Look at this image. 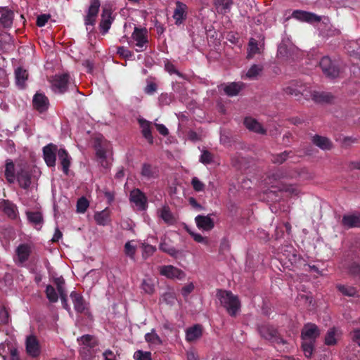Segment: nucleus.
Returning <instances> with one entry per match:
<instances>
[{"mask_svg":"<svg viewBox=\"0 0 360 360\" xmlns=\"http://www.w3.org/2000/svg\"><path fill=\"white\" fill-rule=\"evenodd\" d=\"M172 101V96L167 93H162L158 98V101L160 105H168Z\"/></svg>","mask_w":360,"mask_h":360,"instance_id":"obj_56","label":"nucleus"},{"mask_svg":"<svg viewBox=\"0 0 360 360\" xmlns=\"http://www.w3.org/2000/svg\"><path fill=\"white\" fill-rule=\"evenodd\" d=\"M315 342L304 340L302 344V348L306 357L309 358L314 351V345Z\"/></svg>","mask_w":360,"mask_h":360,"instance_id":"obj_47","label":"nucleus"},{"mask_svg":"<svg viewBox=\"0 0 360 360\" xmlns=\"http://www.w3.org/2000/svg\"><path fill=\"white\" fill-rule=\"evenodd\" d=\"M29 221L35 226L41 225L43 223V217L39 212H27Z\"/></svg>","mask_w":360,"mask_h":360,"instance_id":"obj_43","label":"nucleus"},{"mask_svg":"<svg viewBox=\"0 0 360 360\" xmlns=\"http://www.w3.org/2000/svg\"><path fill=\"white\" fill-rule=\"evenodd\" d=\"M294 172L286 168H279L272 173L271 178L274 180L278 181L283 179H291L293 177Z\"/></svg>","mask_w":360,"mask_h":360,"instance_id":"obj_37","label":"nucleus"},{"mask_svg":"<svg viewBox=\"0 0 360 360\" xmlns=\"http://www.w3.org/2000/svg\"><path fill=\"white\" fill-rule=\"evenodd\" d=\"M141 174L147 179H156L159 176V170L150 164L144 163L142 165Z\"/></svg>","mask_w":360,"mask_h":360,"instance_id":"obj_32","label":"nucleus"},{"mask_svg":"<svg viewBox=\"0 0 360 360\" xmlns=\"http://www.w3.org/2000/svg\"><path fill=\"white\" fill-rule=\"evenodd\" d=\"M257 331L262 338L277 344H285L286 342L279 335L276 329L269 324L257 326Z\"/></svg>","mask_w":360,"mask_h":360,"instance_id":"obj_4","label":"nucleus"},{"mask_svg":"<svg viewBox=\"0 0 360 360\" xmlns=\"http://www.w3.org/2000/svg\"><path fill=\"white\" fill-rule=\"evenodd\" d=\"M341 331L333 327L330 328L325 336L324 344L327 346H334L341 337Z\"/></svg>","mask_w":360,"mask_h":360,"instance_id":"obj_25","label":"nucleus"},{"mask_svg":"<svg viewBox=\"0 0 360 360\" xmlns=\"http://www.w3.org/2000/svg\"><path fill=\"white\" fill-rule=\"evenodd\" d=\"M117 53L120 56H122L125 58H129L133 56V53L130 50H129L127 48H125L124 46L118 47Z\"/></svg>","mask_w":360,"mask_h":360,"instance_id":"obj_60","label":"nucleus"},{"mask_svg":"<svg viewBox=\"0 0 360 360\" xmlns=\"http://www.w3.org/2000/svg\"><path fill=\"white\" fill-rule=\"evenodd\" d=\"M25 351L28 356L37 358L41 354V345L35 335L27 336L25 340Z\"/></svg>","mask_w":360,"mask_h":360,"instance_id":"obj_8","label":"nucleus"},{"mask_svg":"<svg viewBox=\"0 0 360 360\" xmlns=\"http://www.w3.org/2000/svg\"><path fill=\"white\" fill-rule=\"evenodd\" d=\"M31 252V248L28 244H20L15 250V253L18 257L19 263L23 264L27 261L30 256Z\"/></svg>","mask_w":360,"mask_h":360,"instance_id":"obj_26","label":"nucleus"},{"mask_svg":"<svg viewBox=\"0 0 360 360\" xmlns=\"http://www.w3.org/2000/svg\"><path fill=\"white\" fill-rule=\"evenodd\" d=\"M158 214L159 217L168 225H172L176 222V219L168 205H164L161 209L158 210Z\"/></svg>","mask_w":360,"mask_h":360,"instance_id":"obj_30","label":"nucleus"},{"mask_svg":"<svg viewBox=\"0 0 360 360\" xmlns=\"http://www.w3.org/2000/svg\"><path fill=\"white\" fill-rule=\"evenodd\" d=\"M14 13L7 6L0 7V25L6 29L13 25Z\"/></svg>","mask_w":360,"mask_h":360,"instance_id":"obj_17","label":"nucleus"},{"mask_svg":"<svg viewBox=\"0 0 360 360\" xmlns=\"http://www.w3.org/2000/svg\"><path fill=\"white\" fill-rule=\"evenodd\" d=\"M135 252H136L135 246L132 245L129 241L125 243L124 252L127 256H129L131 258L134 257V256L135 255Z\"/></svg>","mask_w":360,"mask_h":360,"instance_id":"obj_61","label":"nucleus"},{"mask_svg":"<svg viewBox=\"0 0 360 360\" xmlns=\"http://www.w3.org/2000/svg\"><path fill=\"white\" fill-rule=\"evenodd\" d=\"M160 275L169 279L181 280L185 277V273L180 269L172 265H164L159 267Z\"/></svg>","mask_w":360,"mask_h":360,"instance_id":"obj_14","label":"nucleus"},{"mask_svg":"<svg viewBox=\"0 0 360 360\" xmlns=\"http://www.w3.org/2000/svg\"><path fill=\"white\" fill-rule=\"evenodd\" d=\"M99 0H91L86 15L84 17V24L86 26H94L96 22V18L100 8Z\"/></svg>","mask_w":360,"mask_h":360,"instance_id":"obj_16","label":"nucleus"},{"mask_svg":"<svg viewBox=\"0 0 360 360\" xmlns=\"http://www.w3.org/2000/svg\"><path fill=\"white\" fill-rule=\"evenodd\" d=\"M70 75L68 73L56 75L51 80V88L55 93L64 94L68 88Z\"/></svg>","mask_w":360,"mask_h":360,"instance_id":"obj_7","label":"nucleus"},{"mask_svg":"<svg viewBox=\"0 0 360 360\" xmlns=\"http://www.w3.org/2000/svg\"><path fill=\"white\" fill-rule=\"evenodd\" d=\"M15 75L17 84L20 86H22L25 84L28 77L27 70L22 68H18L15 70Z\"/></svg>","mask_w":360,"mask_h":360,"instance_id":"obj_42","label":"nucleus"},{"mask_svg":"<svg viewBox=\"0 0 360 360\" xmlns=\"http://www.w3.org/2000/svg\"><path fill=\"white\" fill-rule=\"evenodd\" d=\"M94 219L98 225L105 226L110 221L109 211L105 209L94 215Z\"/></svg>","mask_w":360,"mask_h":360,"instance_id":"obj_39","label":"nucleus"},{"mask_svg":"<svg viewBox=\"0 0 360 360\" xmlns=\"http://www.w3.org/2000/svg\"><path fill=\"white\" fill-rule=\"evenodd\" d=\"M139 123L142 128V134L150 144L153 143V137L151 131V122L146 120H140Z\"/></svg>","mask_w":360,"mask_h":360,"instance_id":"obj_34","label":"nucleus"},{"mask_svg":"<svg viewBox=\"0 0 360 360\" xmlns=\"http://www.w3.org/2000/svg\"><path fill=\"white\" fill-rule=\"evenodd\" d=\"M292 16L300 21L307 22H320L321 18L315 13L304 11L301 10H295L292 12Z\"/></svg>","mask_w":360,"mask_h":360,"instance_id":"obj_20","label":"nucleus"},{"mask_svg":"<svg viewBox=\"0 0 360 360\" xmlns=\"http://www.w3.org/2000/svg\"><path fill=\"white\" fill-rule=\"evenodd\" d=\"M70 297L76 312L81 314L88 309V303L80 293L72 291L70 293Z\"/></svg>","mask_w":360,"mask_h":360,"instance_id":"obj_18","label":"nucleus"},{"mask_svg":"<svg viewBox=\"0 0 360 360\" xmlns=\"http://www.w3.org/2000/svg\"><path fill=\"white\" fill-rule=\"evenodd\" d=\"M286 94L294 96L297 99L302 96L305 98L311 97L316 103H330L333 98L330 93L310 90V86L301 81L294 80L284 89Z\"/></svg>","mask_w":360,"mask_h":360,"instance_id":"obj_1","label":"nucleus"},{"mask_svg":"<svg viewBox=\"0 0 360 360\" xmlns=\"http://www.w3.org/2000/svg\"><path fill=\"white\" fill-rule=\"evenodd\" d=\"M175 6L172 18L175 25L179 26L187 19L188 8L186 4L180 1H175Z\"/></svg>","mask_w":360,"mask_h":360,"instance_id":"obj_9","label":"nucleus"},{"mask_svg":"<svg viewBox=\"0 0 360 360\" xmlns=\"http://www.w3.org/2000/svg\"><path fill=\"white\" fill-rule=\"evenodd\" d=\"M32 104L34 109L38 112H44L49 108V98L44 94L36 93L33 97Z\"/></svg>","mask_w":360,"mask_h":360,"instance_id":"obj_19","label":"nucleus"},{"mask_svg":"<svg viewBox=\"0 0 360 360\" xmlns=\"http://www.w3.org/2000/svg\"><path fill=\"white\" fill-rule=\"evenodd\" d=\"M112 11L109 7H104L102 10L101 15V22L99 23V28L101 33L105 35L108 33L110 30L111 25L114 20V18L112 16Z\"/></svg>","mask_w":360,"mask_h":360,"instance_id":"obj_10","label":"nucleus"},{"mask_svg":"<svg viewBox=\"0 0 360 360\" xmlns=\"http://www.w3.org/2000/svg\"><path fill=\"white\" fill-rule=\"evenodd\" d=\"M15 179L20 188L27 190L32 183V174L28 167H21L16 172Z\"/></svg>","mask_w":360,"mask_h":360,"instance_id":"obj_11","label":"nucleus"},{"mask_svg":"<svg viewBox=\"0 0 360 360\" xmlns=\"http://www.w3.org/2000/svg\"><path fill=\"white\" fill-rule=\"evenodd\" d=\"M94 148L96 150V158L101 166L107 168L108 167V162L106 160V153L110 148L109 142L102 136L96 137L94 140Z\"/></svg>","mask_w":360,"mask_h":360,"instance_id":"obj_3","label":"nucleus"},{"mask_svg":"<svg viewBox=\"0 0 360 360\" xmlns=\"http://www.w3.org/2000/svg\"><path fill=\"white\" fill-rule=\"evenodd\" d=\"M294 153L292 150H285L280 153L272 154L271 161L274 164L281 165L285 162L288 158H292Z\"/></svg>","mask_w":360,"mask_h":360,"instance_id":"obj_35","label":"nucleus"},{"mask_svg":"<svg viewBox=\"0 0 360 360\" xmlns=\"http://www.w3.org/2000/svg\"><path fill=\"white\" fill-rule=\"evenodd\" d=\"M263 69L264 68L262 65L254 64L249 68L245 77L250 79H256L262 73Z\"/></svg>","mask_w":360,"mask_h":360,"instance_id":"obj_41","label":"nucleus"},{"mask_svg":"<svg viewBox=\"0 0 360 360\" xmlns=\"http://www.w3.org/2000/svg\"><path fill=\"white\" fill-rule=\"evenodd\" d=\"M134 359L135 360H152L151 353L150 352L137 350L134 354Z\"/></svg>","mask_w":360,"mask_h":360,"instance_id":"obj_54","label":"nucleus"},{"mask_svg":"<svg viewBox=\"0 0 360 360\" xmlns=\"http://www.w3.org/2000/svg\"><path fill=\"white\" fill-rule=\"evenodd\" d=\"M80 340L82 341V344L83 347H88L89 349H93L96 347V342H94V336L86 334L80 337Z\"/></svg>","mask_w":360,"mask_h":360,"instance_id":"obj_48","label":"nucleus"},{"mask_svg":"<svg viewBox=\"0 0 360 360\" xmlns=\"http://www.w3.org/2000/svg\"><path fill=\"white\" fill-rule=\"evenodd\" d=\"M260 53L257 41L254 38H250L248 42V59L252 58L255 54Z\"/></svg>","mask_w":360,"mask_h":360,"instance_id":"obj_40","label":"nucleus"},{"mask_svg":"<svg viewBox=\"0 0 360 360\" xmlns=\"http://www.w3.org/2000/svg\"><path fill=\"white\" fill-rule=\"evenodd\" d=\"M245 84L243 82H231L224 87V91L229 96H237L243 89Z\"/></svg>","mask_w":360,"mask_h":360,"instance_id":"obj_33","label":"nucleus"},{"mask_svg":"<svg viewBox=\"0 0 360 360\" xmlns=\"http://www.w3.org/2000/svg\"><path fill=\"white\" fill-rule=\"evenodd\" d=\"M159 249L165 253H167L170 256L177 258L180 251L176 250L174 247L166 243L165 241H162L160 243Z\"/></svg>","mask_w":360,"mask_h":360,"instance_id":"obj_38","label":"nucleus"},{"mask_svg":"<svg viewBox=\"0 0 360 360\" xmlns=\"http://www.w3.org/2000/svg\"><path fill=\"white\" fill-rule=\"evenodd\" d=\"M191 185L195 191L200 192L205 189V184L197 177L192 178Z\"/></svg>","mask_w":360,"mask_h":360,"instance_id":"obj_58","label":"nucleus"},{"mask_svg":"<svg viewBox=\"0 0 360 360\" xmlns=\"http://www.w3.org/2000/svg\"><path fill=\"white\" fill-rule=\"evenodd\" d=\"M214 5L217 8H221L222 10L224 11V12H226V11H229L233 4L232 0H214Z\"/></svg>","mask_w":360,"mask_h":360,"instance_id":"obj_53","label":"nucleus"},{"mask_svg":"<svg viewBox=\"0 0 360 360\" xmlns=\"http://www.w3.org/2000/svg\"><path fill=\"white\" fill-rule=\"evenodd\" d=\"M46 295L50 302H56L58 300V295L51 285H47L46 288Z\"/></svg>","mask_w":360,"mask_h":360,"instance_id":"obj_46","label":"nucleus"},{"mask_svg":"<svg viewBox=\"0 0 360 360\" xmlns=\"http://www.w3.org/2000/svg\"><path fill=\"white\" fill-rule=\"evenodd\" d=\"M49 18H50L49 15H46V14L39 15L37 18L36 24L39 27H44L46 24V22H48Z\"/></svg>","mask_w":360,"mask_h":360,"instance_id":"obj_63","label":"nucleus"},{"mask_svg":"<svg viewBox=\"0 0 360 360\" xmlns=\"http://www.w3.org/2000/svg\"><path fill=\"white\" fill-rule=\"evenodd\" d=\"M131 38L136 47V51L141 52L146 50L148 44V30L146 28L135 27Z\"/></svg>","mask_w":360,"mask_h":360,"instance_id":"obj_6","label":"nucleus"},{"mask_svg":"<svg viewBox=\"0 0 360 360\" xmlns=\"http://www.w3.org/2000/svg\"><path fill=\"white\" fill-rule=\"evenodd\" d=\"M311 142L323 150H330L333 146V142L328 138L319 134L312 136Z\"/></svg>","mask_w":360,"mask_h":360,"instance_id":"obj_22","label":"nucleus"},{"mask_svg":"<svg viewBox=\"0 0 360 360\" xmlns=\"http://www.w3.org/2000/svg\"><path fill=\"white\" fill-rule=\"evenodd\" d=\"M345 48L351 56L360 58V39L349 41Z\"/></svg>","mask_w":360,"mask_h":360,"instance_id":"obj_36","label":"nucleus"},{"mask_svg":"<svg viewBox=\"0 0 360 360\" xmlns=\"http://www.w3.org/2000/svg\"><path fill=\"white\" fill-rule=\"evenodd\" d=\"M91 349L88 347H82L79 350V354L83 360H91L92 358V354L91 353Z\"/></svg>","mask_w":360,"mask_h":360,"instance_id":"obj_62","label":"nucleus"},{"mask_svg":"<svg viewBox=\"0 0 360 360\" xmlns=\"http://www.w3.org/2000/svg\"><path fill=\"white\" fill-rule=\"evenodd\" d=\"M202 335V327L200 324H195L186 329V340L188 342H193L200 338Z\"/></svg>","mask_w":360,"mask_h":360,"instance_id":"obj_27","label":"nucleus"},{"mask_svg":"<svg viewBox=\"0 0 360 360\" xmlns=\"http://www.w3.org/2000/svg\"><path fill=\"white\" fill-rule=\"evenodd\" d=\"M319 66L327 77L334 79L339 76L340 68L338 63L332 60L328 56H324L321 59Z\"/></svg>","mask_w":360,"mask_h":360,"instance_id":"obj_5","label":"nucleus"},{"mask_svg":"<svg viewBox=\"0 0 360 360\" xmlns=\"http://www.w3.org/2000/svg\"><path fill=\"white\" fill-rule=\"evenodd\" d=\"M145 340L148 343L155 344V345L162 344V340H161L160 338L154 331H152L151 333H146L145 335Z\"/></svg>","mask_w":360,"mask_h":360,"instance_id":"obj_50","label":"nucleus"},{"mask_svg":"<svg viewBox=\"0 0 360 360\" xmlns=\"http://www.w3.org/2000/svg\"><path fill=\"white\" fill-rule=\"evenodd\" d=\"M319 335V328L316 324L312 323L304 324L301 331V338L303 340L315 342Z\"/></svg>","mask_w":360,"mask_h":360,"instance_id":"obj_15","label":"nucleus"},{"mask_svg":"<svg viewBox=\"0 0 360 360\" xmlns=\"http://www.w3.org/2000/svg\"><path fill=\"white\" fill-rule=\"evenodd\" d=\"M58 156L63 173L68 175L71 165V158L68 152L64 148H60L58 151Z\"/></svg>","mask_w":360,"mask_h":360,"instance_id":"obj_24","label":"nucleus"},{"mask_svg":"<svg viewBox=\"0 0 360 360\" xmlns=\"http://www.w3.org/2000/svg\"><path fill=\"white\" fill-rule=\"evenodd\" d=\"M338 290L344 295L348 297H354L357 294L356 288L349 285L339 284L337 285Z\"/></svg>","mask_w":360,"mask_h":360,"instance_id":"obj_44","label":"nucleus"},{"mask_svg":"<svg viewBox=\"0 0 360 360\" xmlns=\"http://www.w3.org/2000/svg\"><path fill=\"white\" fill-rule=\"evenodd\" d=\"M4 176L10 184L14 183L16 173L15 164L11 159H7L5 163Z\"/></svg>","mask_w":360,"mask_h":360,"instance_id":"obj_29","label":"nucleus"},{"mask_svg":"<svg viewBox=\"0 0 360 360\" xmlns=\"http://www.w3.org/2000/svg\"><path fill=\"white\" fill-rule=\"evenodd\" d=\"M244 124L247 129L252 131L261 134H266V130L262 125L253 118L246 117L244 120Z\"/></svg>","mask_w":360,"mask_h":360,"instance_id":"obj_31","label":"nucleus"},{"mask_svg":"<svg viewBox=\"0 0 360 360\" xmlns=\"http://www.w3.org/2000/svg\"><path fill=\"white\" fill-rule=\"evenodd\" d=\"M58 151V146L53 143H49L43 148L44 160L49 167H54L56 166Z\"/></svg>","mask_w":360,"mask_h":360,"instance_id":"obj_12","label":"nucleus"},{"mask_svg":"<svg viewBox=\"0 0 360 360\" xmlns=\"http://www.w3.org/2000/svg\"><path fill=\"white\" fill-rule=\"evenodd\" d=\"M342 224L347 228L360 227V213L345 214L342 219Z\"/></svg>","mask_w":360,"mask_h":360,"instance_id":"obj_28","label":"nucleus"},{"mask_svg":"<svg viewBox=\"0 0 360 360\" xmlns=\"http://www.w3.org/2000/svg\"><path fill=\"white\" fill-rule=\"evenodd\" d=\"M214 155L208 150H203L200 158V162L204 165H208L213 162Z\"/></svg>","mask_w":360,"mask_h":360,"instance_id":"obj_55","label":"nucleus"},{"mask_svg":"<svg viewBox=\"0 0 360 360\" xmlns=\"http://www.w3.org/2000/svg\"><path fill=\"white\" fill-rule=\"evenodd\" d=\"M142 289L148 294H153L155 291V286L150 280H143Z\"/></svg>","mask_w":360,"mask_h":360,"instance_id":"obj_57","label":"nucleus"},{"mask_svg":"<svg viewBox=\"0 0 360 360\" xmlns=\"http://www.w3.org/2000/svg\"><path fill=\"white\" fill-rule=\"evenodd\" d=\"M197 226L204 231H210L214 226V222L210 215H198L195 218Z\"/></svg>","mask_w":360,"mask_h":360,"instance_id":"obj_23","label":"nucleus"},{"mask_svg":"<svg viewBox=\"0 0 360 360\" xmlns=\"http://www.w3.org/2000/svg\"><path fill=\"white\" fill-rule=\"evenodd\" d=\"M217 296L221 304L226 309L227 313L232 317H235L240 310V302L238 296L231 291L219 290Z\"/></svg>","mask_w":360,"mask_h":360,"instance_id":"obj_2","label":"nucleus"},{"mask_svg":"<svg viewBox=\"0 0 360 360\" xmlns=\"http://www.w3.org/2000/svg\"><path fill=\"white\" fill-rule=\"evenodd\" d=\"M53 283L56 285L58 294L65 293V279L63 276H59L53 278Z\"/></svg>","mask_w":360,"mask_h":360,"instance_id":"obj_52","label":"nucleus"},{"mask_svg":"<svg viewBox=\"0 0 360 360\" xmlns=\"http://www.w3.org/2000/svg\"><path fill=\"white\" fill-rule=\"evenodd\" d=\"M0 209L10 219H15L18 215L17 206L8 200H3L0 202Z\"/></svg>","mask_w":360,"mask_h":360,"instance_id":"obj_21","label":"nucleus"},{"mask_svg":"<svg viewBox=\"0 0 360 360\" xmlns=\"http://www.w3.org/2000/svg\"><path fill=\"white\" fill-rule=\"evenodd\" d=\"M10 319L9 313L6 308L0 309V321L1 323L6 324L8 323Z\"/></svg>","mask_w":360,"mask_h":360,"instance_id":"obj_64","label":"nucleus"},{"mask_svg":"<svg viewBox=\"0 0 360 360\" xmlns=\"http://www.w3.org/2000/svg\"><path fill=\"white\" fill-rule=\"evenodd\" d=\"M89 205V201L84 197L78 199L77 202V211L79 213H84Z\"/></svg>","mask_w":360,"mask_h":360,"instance_id":"obj_51","label":"nucleus"},{"mask_svg":"<svg viewBox=\"0 0 360 360\" xmlns=\"http://www.w3.org/2000/svg\"><path fill=\"white\" fill-rule=\"evenodd\" d=\"M349 272L354 276L360 277V264L353 262L349 267Z\"/></svg>","mask_w":360,"mask_h":360,"instance_id":"obj_59","label":"nucleus"},{"mask_svg":"<svg viewBox=\"0 0 360 360\" xmlns=\"http://www.w3.org/2000/svg\"><path fill=\"white\" fill-rule=\"evenodd\" d=\"M176 297L174 292H167L164 293L160 299V302L165 303L167 305H173L175 302Z\"/></svg>","mask_w":360,"mask_h":360,"instance_id":"obj_49","label":"nucleus"},{"mask_svg":"<svg viewBox=\"0 0 360 360\" xmlns=\"http://www.w3.org/2000/svg\"><path fill=\"white\" fill-rule=\"evenodd\" d=\"M318 1L325 6H328L331 3H337L340 6L352 8L350 0H318Z\"/></svg>","mask_w":360,"mask_h":360,"instance_id":"obj_45","label":"nucleus"},{"mask_svg":"<svg viewBox=\"0 0 360 360\" xmlns=\"http://www.w3.org/2000/svg\"><path fill=\"white\" fill-rule=\"evenodd\" d=\"M129 200L140 210H146L148 207L147 197L139 188H135L130 192Z\"/></svg>","mask_w":360,"mask_h":360,"instance_id":"obj_13","label":"nucleus"}]
</instances>
